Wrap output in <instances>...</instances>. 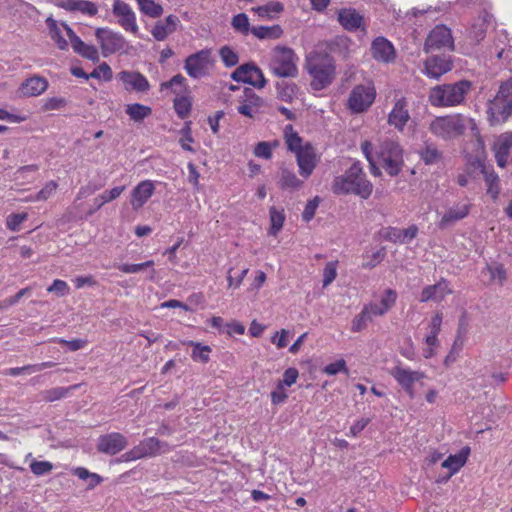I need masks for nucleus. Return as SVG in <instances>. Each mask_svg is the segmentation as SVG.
<instances>
[{"mask_svg":"<svg viewBox=\"0 0 512 512\" xmlns=\"http://www.w3.org/2000/svg\"><path fill=\"white\" fill-rule=\"evenodd\" d=\"M57 183L55 181H49L45 184V186L37 193L35 200L37 201H45L51 197V195L57 189Z\"/></svg>","mask_w":512,"mask_h":512,"instance_id":"nucleus-63","label":"nucleus"},{"mask_svg":"<svg viewBox=\"0 0 512 512\" xmlns=\"http://www.w3.org/2000/svg\"><path fill=\"white\" fill-rule=\"evenodd\" d=\"M48 81L41 76H33L25 80L20 87L21 94L27 97L41 95L46 91Z\"/></svg>","mask_w":512,"mask_h":512,"instance_id":"nucleus-32","label":"nucleus"},{"mask_svg":"<svg viewBox=\"0 0 512 512\" xmlns=\"http://www.w3.org/2000/svg\"><path fill=\"white\" fill-rule=\"evenodd\" d=\"M285 138L287 147L290 151L297 154L299 151L303 150L304 146H302V139L293 131L291 125H288L285 128Z\"/></svg>","mask_w":512,"mask_h":512,"instance_id":"nucleus-45","label":"nucleus"},{"mask_svg":"<svg viewBox=\"0 0 512 512\" xmlns=\"http://www.w3.org/2000/svg\"><path fill=\"white\" fill-rule=\"evenodd\" d=\"M371 53L374 59L385 63L391 62L395 58L393 45L383 37H378L372 42Z\"/></svg>","mask_w":512,"mask_h":512,"instance_id":"nucleus-27","label":"nucleus"},{"mask_svg":"<svg viewBox=\"0 0 512 512\" xmlns=\"http://www.w3.org/2000/svg\"><path fill=\"white\" fill-rule=\"evenodd\" d=\"M389 374L395 379L398 385L413 399L416 395L414 385L426 378V374L420 370H412L398 362Z\"/></svg>","mask_w":512,"mask_h":512,"instance_id":"nucleus-11","label":"nucleus"},{"mask_svg":"<svg viewBox=\"0 0 512 512\" xmlns=\"http://www.w3.org/2000/svg\"><path fill=\"white\" fill-rule=\"evenodd\" d=\"M30 470L35 476H43L49 474L53 470V464L49 461L32 460Z\"/></svg>","mask_w":512,"mask_h":512,"instance_id":"nucleus-51","label":"nucleus"},{"mask_svg":"<svg viewBox=\"0 0 512 512\" xmlns=\"http://www.w3.org/2000/svg\"><path fill=\"white\" fill-rule=\"evenodd\" d=\"M74 474L82 480L89 479L90 481L88 483V486L91 488L95 487L102 481V478L98 474L91 473L86 468L83 467L76 468Z\"/></svg>","mask_w":512,"mask_h":512,"instance_id":"nucleus-52","label":"nucleus"},{"mask_svg":"<svg viewBox=\"0 0 512 512\" xmlns=\"http://www.w3.org/2000/svg\"><path fill=\"white\" fill-rule=\"evenodd\" d=\"M174 108L177 114L181 118H184L190 112L191 103L186 97H180L174 100Z\"/></svg>","mask_w":512,"mask_h":512,"instance_id":"nucleus-59","label":"nucleus"},{"mask_svg":"<svg viewBox=\"0 0 512 512\" xmlns=\"http://www.w3.org/2000/svg\"><path fill=\"white\" fill-rule=\"evenodd\" d=\"M319 197L316 196L312 200H309L304 208V211L302 213V218L304 221L309 222L313 219L316 209L319 205Z\"/></svg>","mask_w":512,"mask_h":512,"instance_id":"nucleus-60","label":"nucleus"},{"mask_svg":"<svg viewBox=\"0 0 512 512\" xmlns=\"http://www.w3.org/2000/svg\"><path fill=\"white\" fill-rule=\"evenodd\" d=\"M277 143H271L262 141L259 142L254 148V154L256 157L263 159H270L272 157V147H276Z\"/></svg>","mask_w":512,"mask_h":512,"instance_id":"nucleus-54","label":"nucleus"},{"mask_svg":"<svg viewBox=\"0 0 512 512\" xmlns=\"http://www.w3.org/2000/svg\"><path fill=\"white\" fill-rule=\"evenodd\" d=\"M278 95L281 100L291 102L297 95L298 86L295 83L277 84Z\"/></svg>","mask_w":512,"mask_h":512,"instance_id":"nucleus-46","label":"nucleus"},{"mask_svg":"<svg viewBox=\"0 0 512 512\" xmlns=\"http://www.w3.org/2000/svg\"><path fill=\"white\" fill-rule=\"evenodd\" d=\"M332 191L337 195L353 194L368 199L372 194L373 185L366 178L361 164L354 162L343 175L334 178Z\"/></svg>","mask_w":512,"mask_h":512,"instance_id":"nucleus-1","label":"nucleus"},{"mask_svg":"<svg viewBox=\"0 0 512 512\" xmlns=\"http://www.w3.org/2000/svg\"><path fill=\"white\" fill-rule=\"evenodd\" d=\"M277 185L282 190H298L303 186L293 169L281 167L278 173Z\"/></svg>","mask_w":512,"mask_h":512,"instance_id":"nucleus-33","label":"nucleus"},{"mask_svg":"<svg viewBox=\"0 0 512 512\" xmlns=\"http://www.w3.org/2000/svg\"><path fill=\"white\" fill-rule=\"evenodd\" d=\"M76 386L71 387H54L48 390H44L40 393L41 399L45 402H54L66 397L72 389Z\"/></svg>","mask_w":512,"mask_h":512,"instance_id":"nucleus-42","label":"nucleus"},{"mask_svg":"<svg viewBox=\"0 0 512 512\" xmlns=\"http://www.w3.org/2000/svg\"><path fill=\"white\" fill-rule=\"evenodd\" d=\"M95 37L100 45L101 52L104 57L127 51L128 42L119 32H115L109 28H97L95 31Z\"/></svg>","mask_w":512,"mask_h":512,"instance_id":"nucleus-10","label":"nucleus"},{"mask_svg":"<svg viewBox=\"0 0 512 512\" xmlns=\"http://www.w3.org/2000/svg\"><path fill=\"white\" fill-rule=\"evenodd\" d=\"M452 291L449 288V284L445 279H441L434 285L426 286L422 292L420 301L428 302V301H442L446 295L451 294Z\"/></svg>","mask_w":512,"mask_h":512,"instance_id":"nucleus-28","label":"nucleus"},{"mask_svg":"<svg viewBox=\"0 0 512 512\" xmlns=\"http://www.w3.org/2000/svg\"><path fill=\"white\" fill-rule=\"evenodd\" d=\"M305 68L312 77L311 86L315 90H322L329 86L335 77V62L333 58L323 52L312 51L306 56Z\"/></svg>","mask_w":512,"mask_h":512,"instance_id":"nucleus-3","label":"nucleus"},{"mask_svg":"<svg viewBox=\"0 0 512 512\" xmlns=\"http://www.w3.org/2000/svg\"><path fill=\"white\" fill-rule=\"evenodd\" d=\"M172 447L156 437H149L139 442L131 450L122 455L123 461H135L142 458H152L167 453Z\"/></svg>","mask_w":512,"mask_h":512,"instance_id":"nucleus-8","label":"nucleus"},{"mask_svg":"<svg viewBox=\"0 0 512 512\" xmlns=\"http://www.w3.org/2000/svg\"><path fill=\"white\" fill-rule=\"evenodd\" d=\"M469 454L470 448L463 447L457 454L449 455L441 464L443 468L448 469V474L442 481H447L456 474L466 464Z\"/></svg>","mask_w":512,"mask_h":512,"instance_id":"nucleus-26","label":"nucleus"},{"mask_svg":"<svg viewBox=\"0 0 512 512\" xmlns=\"http://www.w3.org/2000/svg\"><path fill=\"white\" fill-rule=\"evenodd\" d=\"M386 256V249L384 247L378 249L373 252L371 255L367 254L365 256L366 261L362 263V267L366 269H371L381 263Z\"/></svg>","mask_w":512,"mask_h":512,"instance_id":"nucleus-49","label":"nucleus"},{"mask_svg":"<svg viewBox=\"0 0 512 512\" xmlns=\"http://www.w3.org/2000/svg\"><path fill=\"white\" fill-rule=\"evenodd\" d=\"M112 13L117 18V23L128 32L136 35L139 27L137 24L136 14L129 4L122 0H114Z\"/></svg>","mask_w":512,"mask_h":512,"instance_id":"nucleus-14","label":"nucleus"},{"mask_svg":"<svg viewBox=\"0 0 512 512\" xmlns=\"http://www.w3.org/2000/svg\"><path fill=\"white\" fill-rule=\"evenodd\" d=\"M125 190V186L114 187L111 190H105L94 199L96 209H100L104 204L117 199Z\"/></svg>","mask_w":512,"mask_h":512,"instance_id":"nucleus-43","label":"nucleus"},{"mask_svg":"<svg viewBox=\"0 0 512 512\" xmlns=\"http://www.w3.org/2000/svg\"><path fill=\"white\" fill-rule=\"evenodd\" d=\"M397 293L392 289H386L381 295L380 302H372L364 307L372 318L385 315L396 303Z\"/></svg>","mask_w":512,"mask_h":512,"instance_id":"nucleus-23","label":"nucleus"},{"mask_svg":"<svg viewBox=\"0 0 512 512\" xmlns=\"http://www.w3.org/2000/svg\"><path fill=\"white\" fill-rule=\"evenodd\" d=\"M58 7L69 12H80L88 16H95L98 13L97 5L89 0H59Z\"/></svg>","mask_w":512,"mask_h":512,"instance_id":"nucleus-29","label":"nucleus"},{"mask_svg":"<svg viewBox=\"0 0 512 512\" xmlns=\"http://www.w3.org/2000/svg\"><path fill=\"white\" fill-rule=\"evenodd\" d=\"M27 219L26 213H14L7 217L6 225L11 231H18L20 225Z\"/></svg>","mask_w":512,"mask_h":512,"instance_id":"nucleus-58","label":"nucleus"},{"mask_svg":"<svg viewBox=\"0 0 512 512\" xmlns=\"http://www.w3.org/2000/svg\"><path fill=\"white\" fill-rule=\"evenodd\" d=\"M125 112L134 122H141L152 114V109L140 103H133L126 105Z\"/></svg>","mask_w":512,"mask_h":512,"instance_id":"nucleus-36","label":"nucleus"},{"mask_svg":"<svg viewBox=\"0 0 512 512\" xmlns=\"http://www.w3.org/2000/svg\"><path fill=\"white\" fill-rule=\"evenodd\" d=\"M47 291L56 293L58 297H63L69 293V286L65 281L56 279L47 288Z\"/></svg>","mask_w":512,"mask_h":512,"instance_id":"nucleus-62","label":"nucleus"},{"mask_svg":"<svg viewBox=\"0 0 512 512\" xmlns=\"http://www.w3.org/2000/svg\"><path fill=\"white\" fill-rule=\"evenodd\" d=\"M471 89L472 83L468 80L439 84L429 90L428 101L431 106L437 108L459 106L465 102Z\"/></svg>","mask_w":512,"mask_h":512,"instance_id":"nucleus-2","label":"nucleus"},{"mask_svg":"<svg viewBox=\"0 0 512 512\" xmlns=\"http://www.w3.org/2000/svg\"><path fill=\"white\" fill-rule=\"evenodd\" d=\"M296 160L300 175L308 179L317 166L315 149L310 144H306L303 150L296 154Z\"/></svg>","mask_w":512,"mask_h":512,"instance_id":"nucleus-21","label":"nucleus"},{"mask_svg":"<svg viewBox=\"0 0 512 512\" xmlns=\"http://www.w3.org/2000/svg\"><path fill=\"white\" fill-rule=\"evenodd\" d=\"M376 156L379 164L390 176H397L403 166V150L394 141L386 140L378 145Z\"/></svg>","mask_w":512,"mask_h":512,"instance_id":"nucleus-6","label":"nucleus"},{"mask_svg":"<svg viewBox=\"0 0 512 512\" xmlns=\"http://www.w3.org/2000/svg\"><path fill=\"white\" fill-rule=\"evenodd\" d=\"M322 372L330 376H334L340 372L348 374L346 361L344 359H339L333 363H330L322 369Z\"/></svg>","mask_w":512,"mask_h":512,"instance_id":"nucleus-55","label":"nucleus"},{"mask_svg":"<svg viewBox=\"0 0 512 512\" xmlns=\"http://www.w3.org/2000/svg\"><path fill=\"white\" fill-rule=\"evenodd\" d=\"M341 26L348 31L357 30L362 26L363 17L354 8H343L338 11L337 17Z\"/></svg>","mask_w":512,"mask_h":512,"instance_id":"nucleus-31","label":"nucleus"},{"mask_svg":"<svg viewBox=\"0 0 512 512\" xmlns=\"http://www.w3.org/2000/svg\"><path fill=\"white\" fill-rule=\"evenodd\" d=\"M117 79L123 84L124 89L129 92L145 93L150 89L149 81L138 71L123 70L117 74Z\"/></svg>","mask_w":512,"mask_h":512,"instance_id":"nucleus-17","label":"nucleus"},{"mask_svg":"<svg viewBox=\"0 0 512 512\" xmlns=\"http://www.w3.org/2000/svg\"><path fill=\"white\" fill-rule=\"evenodd\" d=\"M512 150V133L501 134L493 145V151L497 165L501 168L506 167L508 157Z\"/></svg>","mask_w":512,"mask_h":512,"instance_id":"nucleus-24","label":"nucleus"},{"mask_svg":"<svg viewBox=\"0 0 512 512\" xmlns=\"http://www.w3.org/2000/svg\"><path fill=\"white\" fill-rule=\"evenodd\" d=\"M410 119L408 102L402 97L398 99L388 115V123L397 130L402 131Z\"/></svg>","mask_w":512,"mask_h":512,"instance_id":"nucleus-22","label":"nucleus"},{"mask_svg":"<svg viewBox=\"0 0 512 512\" xmlns=\"http://www.w3.org/2000/svg\"><path fill=\"white\" fill-rule=\"evenodd\" d=\"M452 68V61L447 56H431L424 62V74L432 79H439L442 75L451 71Z\"/></svg>","mask_w":512,"mask_h":512,"instance_id":"nucleus-19","label":"nucleus"},{"mask_svg":"<svg viewBox=\"0 0 512 512\" xmlns=\"http://www.w3.org/2000/svg\"><path fill=\"white\" fill-rule=\"evenodd\" d=\"M471 208L472 204L468 199L453 204L442 214L438 227L441 230L450 228L457 222L465 219L470 214Z\"/></svg>","mask_w":512,"mask_h":512,"instance_id":"nucleus-15","label":"nucleus"},{"mask_svg":"<svg viewBox=\"0 0 512 512\" xmlns=\"http://www.w3.org/2000/svg\"><path fill=\"white\" fill-rule=\"evenodd\" d=\"M448 48L453 50L454 41L449 28L444 25H437L427 36L424 51L429 53L440 49Z\"/></svg>","mask_w":512,"mask_h":512,"instance_id":"nucleus-13","label":"nucleus"},{"mask_svg":"<svg viewBox=\"0 0 512 512\" xmlns=\"http://www.w3.org/2000/svg\"><path fill=\"white\" fill-rule=\"evenodd\" d=\"M180 20L175 15H169L164 21H158L151 30L152 36L157 41L165 40L170 34L174 33L179 25Z\"/></svg>","mask_w":512,"mask_h":512,"instance_id":"nucleus-30","label":"nucleus"},{"mask_svg":"<svg viewBox=\"0 0 512 512\" xmlns=\"http://www.w3.org/2000/svg\"><path fill=\"white\" fill-rule=\"evenodd\" d=\"M46 23L49 28L50 36L55 41L57 47L61 50H66L68 42L63 35V32L66 33V30L62 26L64 23L58 24L57 21L52 18H48Z\"/></svg>","mask_w":512,"mask_h":512,"instance_id":"nucleus-34","label":"nucleus"},{"mask_svg":"<svg viewBox=\"0 0 512 512\" xmlns=\"http://www.w3.org/2000/svg\"><path fill=\"white\" fill-rule=\"evenodd\" d=\"M298 61L299 57L292 48L278 45L269 53L268 68L278 78H296Z\"/></svg>","mask_w":512,"mask_h":512,"instance_id":"nucleus-4","label":"nucleus"},{"mask_svg":"<svg viewBox=\"0 0 512 512\" xmlns=\"http://www.w3.org/2000/svg\"><path fill=\"white\" fill-rule=\"evenodd\" d=\"M127 444L128 441L123 434L112 432L98 438L97 450L107 455H116L124 450Z\"/></svg>","mask_w":512,"mask_h":512,"instance_id":"nucleus-18","label":"nucleus"},{"mask_svg":"<svg viewBox=\"0 0 512 512\" xmlns=\"http://www.w3.org/2000/svg\"><path fill=\"white\" fill-rule=\"evenodd\" d=\"M488 271L491 274L493 279H497L498 282L502 285L507 279L506 269L503 264H496L494 266H488Z\"/></svg>","mask_w":512,"mask_h":512,"instance_id":"nucleus-64","label":"nucleus"},{"mask_svg":"<svg viewBox=\"0 0 512 512\" xmlns=\"http://www.w3.org/2000/svg\"><path fill=\"white\" fill-rule=\"evenodd\" d=\"M153 265H154V262L152 260H148L146 262L139 263V264H127V263L121 264V265L117 266V268L123 273L130 274V273H138L146 268L153 267Z\"/></svg>","mask_w":512,"mask_h":512,"instance_id":"nucleus-56","label":"nucleus"},{"mask_svg":"<svg viewBox=\"0 0 512 512\" xmlns=\"http://www.w3.org/2000/svg\"><path fill=\"white\" fill-rule=\"evenodd\" d=\"M373 318L369 314L368 310L365 307L361 310V312L354 317L352 321L351 330L353 332H360L365 329L369 322H372Z\"/></svg>","mask_w":512,"mask_h":512,"instance_id":"nucleus-47","label":"nucleus"},{"mask_svg":"<svg viewBox=\"0 0 512 512\" xmlns=\"http://www.w3.org/2000/svg\"><path fill=\"white\" fill-rule=\"evenodd\" d=\"M62 26L66 30L74 52L93 62L99 61V53L95 46L84 43L67 24Z\"/></svg>","mask_w":512,"mask_h":512,"instance_id":"nucleus-20","label":"nucleus"},{"mask_svg":"<svg viewBox=\"0 0 512 512\" xmlns=\"http://www.w3.org/2000/svg\"><path fill=\"white\" fill-rule=\"evenodd\" d=\"M251 33L258 39H278L282 36L283 30L279 25L256 26L251 28Z\"/></svg>","mask_w":512,"mask_h":512,"instance_id":"nucleus-37","label":"nucleus"},{"mask_svg":"<svg viewBox=\"0 0 512 512\" xmlns=\"http://www.w3.org/2000/svg\"><path fill=\"white\" fill-rule=\"evenodd\" d=\"M485 173V181L488 185L487 193L492 196L493 199H496L499 195V177L494 171L487 172L483 170Z\"/></svg>","mask_w":512,"mask_h":512,"instance_id":"nucleus-50","label":"nucleus"},{"mask_svg":"<svg viewBox=\"0 0 512 512\" xmlns=\"http://www.w3.org/2000/svg\"><path fill=\"white\" fill-rule=\"evenodd\" d=\"M468 123L471 129L477 130L473 119H467L461 114H451L434 118L429 124L430 132L443 140H450L461 136Z\"/></svg>","mask_w":512,"mask_h":512,"instance_id":"nucleus-5","label":"nucleus"},{"mask_svg":"<svg viewBox=\"0 0 512 512\" xmlns=\"http://www.w3.org/2000/svg\"><path fill=\"white\" fill-rule=\"evenodd\" d=\"M261 19H273L274 15L283 11V5L280 2H269L266 5L252 9Z\"/></svg>","mask_w":512,"mask_h":512,"instance_id":"nucleus-38","label":"nucleus"},{"mask_svg":"<svg viewBox=\"0 0 512 512\" xmlns=\"http://www.w3.org/2000/svg\"><path fill=\"white\" fill-rule=\"evenodd\" d=\"M90 77L110 81L112 79V70L107 63L103 62L90 73Z\"/></svg>","mask_w":512,"mask_h":512,"instance_id":"nucleus-57","label":"nucleus"},{"mask_svg":"<svg viewBox=\"0 0 512 512\" xmlns=\"http://www.w3.org/2000/svg\"><path fill=\"white\" fill-rule=\"evenodd\" d=\"M155 186L153 181H141L131 193V206L134 210L141 208L153 195Z\"/></svg>","mask_w":512,"mask_h":512,"instance_id":"nucleus-25","label":"nucleus"},{"mask_svg":"<svg viewBox=\"0 0 512 512\" xmlns=\"http://www.w3.org/2000/svg\"><path fill=\"white\" fill-rule=\"evenodd\" d=\"M231 78L237 82L250 84L256 88H263L266 79L260 68L254 64H243L231 74Z\"/></svg>","mask_w":512,"mask_h":512,"instance_id":"nucleus-16","label":"nucleus"},{"mask_svg":"<svg viewBox=\"0 0 512 512\" xmlns=\"http://www.w3.org/2000/svg\"><path fill=\"white\" fill-rule=\"evenodd\" d=\"M485 33L486 29L484 27V23L474 24L469 31V38L472 43L478 44L484 39Z\"/></svg>","mask_w":512,"mask_h":512,"instance_id":"nucleus-61","label":"nucleus"},{"mask_svg":"<svg viewBox=\"0 0 512 512\" xmlns=\"http://www.w3.org/2000/svg\"><path fill=\"white\" fill-rule=\"evenodd\" d=\"M488 114L496 122H505L512 114V78L503 83L488 104Z\"/></svg>","mask_w":512,"mask_h":512,"instance_id":"nucleus-7","label":"nucleus"},{"mask_svg":"<svg viewBox=\"0 0 512 512\" xmlns=\"http://www.w3.org/2000/svg\"><path fill=\"white\" fill-rule=\"evenodd\" d=\"M136 2L139 10L151 18H157L163 13V7L154 0H136Z\"/></svg>","mask_w":512,"mask_h":512,"instance_id":"nucleus-41","label":"nucleus"},{"mask_svg":"<svg viewBox=\"0 0 512 512\" xmlns=\"http://www.w3.org/2000/svg\"><path fill=\"white\" fill-rule=\"evenodd\" d=\"M214 64L210 49H203L189 55L184 62L186 73L194 79L207 76Z\"/></svg>","mask_w":512,"mask_h":512,"instance_id":"nucleus-12","label":"nucleus"},{"mask_svg":"<svg viewBox=\"0 0 512 512\" xmlns=\"http://www.w3.org/2000/svg\"><path fill=\"white\" fill-rule=\"evenodd\" d=\"M376 98V89L372 82L358 84L351 90L347 107L352 113H363L367 111Z\"/></svg>","mask_w":512,"mask_h":512,"instance_id":"nucleus-9","label":"nucleus"},{"mask_svg":"<svg viewBox=\"0 0 512 512\" xmlns=\"http://www.w3.org/2000/svg\"><path fill=\"white\" fill-rule=\"evenodd\" d=\"M219 54L222 62L227 67H233L239 61L237 53L234 50H232L229 46H223L220 49Z\"/></svg>","mask_w":512,"mask_h":512,"instance_id":"nucleus-53","label":"nucleus"},{"mask_svg":"<svg viewBox=\"0 0 512 512\" xmlns=\"http://www.w3.org/2000/svg\"><path fill=\"white\" fill-rule=\"evenodd\" d=\"M231 25L234 30L247 35L251 32L248 16L245 13H239L233 16Z\"/></svg>","mask_w":512,"mask_h":512,"instance_id":"nucleus-48","label":"nucleus"},{"mask_svg":"<svg viewBox=\"0 0 512 512\" xmlns=\"http://www.w3.org/2000/svg\"><path fill=\"white\" fill-rule=\"evenodd\" d=\"M419 155L426 165L437 164L442 160V153L434 143L430 142H425L423 148L419 152Z\"/></svg>","mask_w":512,"mask_h":512,"instance_id":"nucleus-35","label":"nucleus"},{"mask_svg":"<svg viewBox=\"0 0 512 512\" xmlns=\"http://www.w3.org/2000/svg\"><path fill=\"white\" fill-rule=\"evenodd\" d=\"M189 345L193 347L191 358L196 362L207 363L210 359L209 354L211 348L208 345H202L199 342L189 341Z\"/></svg>","mask_w":512,"mask_h":512,"instance_id":"nucleus-44","label":"nucleus"},{"mask_svg":"<svg viewBox=\"0 0 512 512\" xmlns=\"http://www.w3.org/2000/svg\"><path fill=\"white\" fill-rule=\"evenodd\" d=\"M373 147V144L368 140H365L364 142L361 143L362 152L365 155L367 161L369 162L370 172L373 176L377 177L381 175V170L378 166V159L376 160L374 158Z\"/></svg>","mask_w":512,"mask_h":512,"instance_id":"nucleus-40","label":"nucleus"},{"mask_svg":"<svg viewBox=\"0 0 512 512\" xmlns=\"http://www.w3.org/2000/svg\"><path fill=\"white\" fill-rule=\"evenodd\" d=\"M269 216L271 224L269 234L276 236L282 229L285 221L284 210H279L276 207L272 206L269 210Z\"/></svg>","mask_w":512,"mask_h":512,"instance_id":"nucleus-39","label":"nucleus"}]
</instances>
